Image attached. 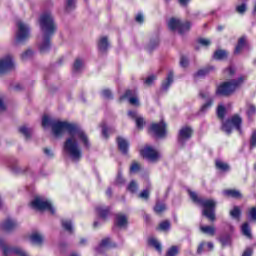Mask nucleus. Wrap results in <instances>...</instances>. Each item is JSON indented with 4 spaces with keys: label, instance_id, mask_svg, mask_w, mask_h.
Here are the masks:
<instances>
[{
    "label": "nucleus",
    "instance_id": "f257e3e1",
    "mask_svg": "<svg viewBox=\"0 0 256 256\" xmlns=\"http://www.w3.org/2000/svg\"><path fill=\"white\" fill-rule=\"evenodd\" d=\"M65 131H67L69 136L64 142V153L69 157V159H71V161L77 163V161H81V158L83 157V152L81 151V147H79V142L82 143L86 149H89V147H91L89 136H87L85 131L79 128L76 124L59 120L52 122V135L54 137H63V135H65Z\"/></svg>",
    "mask_w": 256,
    "mask_h": 256
},
{
    "label": "nucleus",
    "instance_id": "f03ea898",
    "mask_svg": "<svg viewBox=\"0 0 256 256\" xmlns=\"http://www.w3.org/2000/svg\"><path fill=\"white\" fill-rule=\"evenodd\" d=\"M40 31L42 33V40L39 43V49L41 53H47L51 49V37L55 35L57 31V24L53 14L46 11L40 15L39 18Z\"/></svg>",
    "mask_w": 256,
    "mask_h": 256
},
{
    "label": "nucleus",
    "instance_id": "7ed1b4c3",
    "mask_svg": "<svg viewBox=\"0 0 256 256\" xmlns=\"http://www.w3.org/2000/svg\"><path fill=\"white\" fill-rule=\"evenodd\" d=\"M190 199L197 205L203 207L202 215L207 217L209 221H215V207H217V202L213 199H203L197 196V193L189 191Z\"/></svg>",
    "mask_w": 256,
    "mask_h": 256
},
{
    "label": "nucleus",
    "instance_id": "20e7f679",
    "mask_svg": "<svg viewBox=\"0 0 256 256\" xmlns=\"http://www.w3.org/2000/svg\"><path fill=\"white\" fill-rule=\"evenodd\" d=\"M247 78L245 76H240L238 79L230 80L228 82H224L219 85L216 89V95H220L221 97H227L232 93H235Z\"/></svg>",
    "mask_w": 256,
    "mask_h": 256
},
{
    "label": "nucleus",
    "instance_id": "39448f33",
    "mask_svg": "<svg viewBox=\"0 0 256 256\" xmlns=\"http://www.w3.org/2000/svg\"><path fill=\"white\" fill-rule=\"evenodd\" d=\"M32 209H36V211H49L52 215H55V207L51 200L43 197L36 196L30 203Z\"/></svg>",
    "mask_w": 256,
    "mask_h": 256
},
{
    "label": "nucleus",
    "instance_id": "423d86ee",
    "mask_svg": "<svg viewBox=\"0 0 256 256\" xmlns=\"http://www.w3.org/2000/svg\"><path fill=\"white\" fill-rule=\"evenodd\" d=\"M168 29L170 31H177L179 35H185V33L191 31V22H183L181 19L173 17L168 20Z\"/></svg>",
    "mask_w": 256,
    "mask_h": 256
},
{
    "label": "nucleus",
    "instance_id": "0eeeda50",
    "mask_svg": "<svg viewBox=\"0 0 256 256\" xmlns=\"http://www.w3.org/2000/svg\"><path fill=\"white\" fill-rule=\"evenodd\" d=\"M241 123H243V120L239 117V115H234L222 124V131L226 133L227 135H231L233 131H238L241 133Z\"/></svg>",
    "mask_w": 256,
    "mask_h": 256
},
{
    "label": "nucleus",
    "instance_id": "6e6552de",
    "mask_svg": "<svg viewBox=\"0 0 256 256\" xmlns=\"http://www.w3.org/2000/svg\"><path fill=\"white\" fill-rule=\"evenodd\" d=\"M16 25V43H25L31 37V26L21 20Z\"/></svg>",
    "mask_w": 256,
    "mask_h": 256
},
{
    "label": "nucleus",
    "instance_id": "1a4fd4ad",
    "mask_svg": "<svg viewBox=\"0 0 256 256\" xmlns=\"http://www.w3.org/2000/svg\"><path fill=\"white\" fill-rule=\"evenodd\" d=\"M0 249H2V253L4 256H11V255L29 256V254H27L25 250H23L21 247L7 246L3 238H0Z\"/></svg>",
    "mask_w": 256,
    "mask_h": 256
},
{
    "label": "nucleus",
    "instance_id": "9d476101",
    "mask_svg": "<svg viewBox=\"0 0 256 256\" xmlns=\"http://www.w3.org/2000/svg\"><path fill=\"white\" fill-rule=\"evenodd\" d=\"M141 155L144 159L150 161V163H157L159 159H161V153L159 151L153 149L151 146H146L141 150Z\"/></svg>",
    "mask_w": 256,
    "mask_h": 256
},
{
    "label": "nucleus",
    "instance_id": "9b49d317",
    "mask_svg": "<svg viewBox=\"0 0 256 256\" xmlns=\"http://www.w3.org/2000/svg\"><path fill=\"white\" fill-rule=\"evenodd\" d=\"M15 69V62L13 61V56L7 55L0 59V75H5L9 71Z\"/></svg>",
    "mask_w": 256,
    "mask_h": 256
},
{
    "label": "nucleus",
    "instance_id": "f8f14e48",
    "mask_svg": "<svg viewBox=\"0 0 256 256\" xmlns=\"http://www.w3.org/2000/svg\"><path fill=\"white\" fill-rule=\"evenodd\" d=\"M150 131H153L156 137H165V135H167V124L163 121L160 123H154L151 125Z\"/></svg>",
    "mask_w": 256,
    "mask_h": 256
},
{
    "label": "nucleus",
    "instance_id": "ddd939ff",
    "mask_svg": "<svg viewBox=\"0 0 256 256\" xmlns=\"http://www.w3.org/2000/svg\"><path fill=\"white\" fill-rule=\"evenodd\" d=\"M193 135V129L188 126H184L180 129L178 134V142L183 145L185 141H189V138Z\"/></svg>",
    "mask_w": 256,
    "mask_h": 256
},
{
    "label": "nucleus",
    "instance_id": "4468645a",
    "mask_svg": "<svg viewBox=\"0 0 256 256\" xmlns=\"http://www.w3.org/2000/svg\"><path fill=\"white\" fill-rule=\"evenodd\" d=\"M200 97L202 99H207V102L201 107L202 113H205L206 111H209V109H211L213 105V98L211 97V93L209 91H201Z\"/></svg>",
    "mask_w": 256,
    "mask_h": 256
},
{
    "label": "nucleus",
    "instance_id": "2eb2a0df",
    "mask_svg": "<svg viewBox=\"0 0 256 256\" xmlns=\"http://www.w3.org/2000/svg\"><path fill=\"white\" fill-rule=\"evenodd\" d=\"M17 227H19V223H17V221L10 219V218L6 219L2 223V229L4 231H13V230L17 229Z\"/></svg>",
    "mask_w": 256,
    "mask_h": 256
},
{
    "label": "nucleus",
    "instance_id": "dca6fc26",
    "mask_svg": "<svg viewBox=\"0 0 256 256\" xmlns=\"http://www.w3.org/2000/svg\"><path fill=\"white\" fill-rule=\"evenodd\" d=\"M123 99H128L130 105H139V99L135 96H133V91L127 90L123 96L120 97V101H123Z\"/></svg>",
    "mask_w": 256,
    "mask_h": 256
},
{
    "label": "nucleus",
    "instance_id": "f3484780",
    "mask_svg": "<svg viewBox=\"0 0 256 256\" xmlns=\"http://www.w3.org/2000/svg\"><path fill=\"white\" fill-rule=\"evenodd\" d=\"M115 225L120 229H124L125 227H127V216L122 213L116 214Z\"/></svg>",
    "mask_w": 256,
    "mask_h": 256
},
{
    "label": "nucleus",
    "instance_id": "a211bd4d",
    "mask_svg": "<svg viewBox=\"0 0 256 256\" xmlns=\"http://www.w3.org/2000/svg\"><path fill=\"white\" fill-rule=\"evenodd\" d=\"M173 81H174V73L173 71L170 70L166 76V79L162 82V90L169 91V87L173 85Z\"/></svg>",
    "mask_w": 256,
    "mask_h": 256
},
{
    "label": "nucleus",
    "instance_id": "6ab92c4d",
    "mask_svg": "<svg viewBox=\"0 0 256 256\" xmlns=\"http://www.w3.org/2000/svg\"><path fill=\"white\" fill-rule=\"evenodd\" d=\"M128 116L131 117V119L136 120V127L138 129H143L145 125V120L143 119V117L138 116L136 111H129Z\"/></svg>",
    "mask_w": 256,
    "mask_h": 256
},
{
    "label": "nucleus",
    "instance_id": "aec40b11",
    "mask_svg": "<svg viewBox=\"0 0 256 256\" xmlns=\"http://www.w3.org/2000/svg\"><path fill=\"white\" fill-rule=\"evenodd\" d=\"M96 213H98L101 219H105L106 217H109V215H111V208H109V206H97Z\"/></svg>",
    "mask_w": 256,
    "mask_h": 256
},
{
    "label": "nucleus",
    "instance_id": "412c9836",
    "mask_svg": "<svg viewBox=\"0 0 256 256\" xmlns=\"http://www.w3.org/2000/svg\"><path fill=\"white\" fill-rule=\"evenodd\" d=\"M247 45V37L242 36L238 40V44L234 50L235 55H239L245 49V46Z\"/></svg>",
    "mask_w": 256,
    "mask_h": 256
},
{
    "label": "nucleus",
    "instance_id": "4be33fe9",
    "mask_svg": "<svg viewBox=\"0 0 256 256\" xmlns=\"http://www.w3.org/2000/svg\"><path fill=\"white\" fill-rule=\"evenodd\" d=\"M213 249H214L213 242H208V243L202 242L198 246L197 253L198 255H201L203 251H213Z\"/></svg>",
    "mask_w": 256,
    "mask_h": 256
},
{
    "label": "nucleus",
    "instance_id": "5701e85b",
    "mask_svg": "<svg viewBox=\"0 0 256 256\" xmlns=\"http://www.w3.org/2000/svg\"><path fill=\"white\" fill-rule=\"evenodd\" d=\"M98 49L101 51V53H105L107 49H109V40L107 37L103 36L98 41Z\"/></svg>",
    "mask_w": 256,
    "mask_h": 256
},
{
    "label": "nucleus",
    "instance_id": "b1692460",
    "mask_svg": "<svg viewBox=\"0 0 256 256\" xmlns=\"http://www.w3.org/2000/svg\"><path fill=\"white\" fill-rule=\"evenodd\" d=\"M30 243H32V245H37L38 247H40V245H43V236L39 233H33L30 236Z\"/></svg>",
    "mask_w": 256,
    "mask_h": 256
},
{
    "label": "nucleus",
    "instance_id": "393cba45",
    "mask_svg": "<svg viewBox=\"0 0 256 256\" xmlns=\"http://www.w3.org/2000/svg\"><path fill=\"white\" fill-rule=\"evenodd\" d=\"M118 148L122 153H127L129 151V142L125 140L124 138L118 137L117 139Z\"/></svg>",
    "mask_w": 256,
    "mask_h": 256
},
{
    "label": "nucleus",
    "instance_id": "a878e982",
    "mask_svg": "<svg viewBox=\"0 0 256 256\" xmlns=\"http://www.w3.org/2000/svg\"><path fill=\"white\" fill-rule=\"evenodd\" d=\"M109 247H111V239L109 238H105L101 241V243L99 244V246L96 248V251L98 253H103L104 249H109Z\"/></svg>",
    "mask_w": 256,
    "mask_h": 256
},
{
    "label": "nucleus",
    "instance_id": "bb28decb",
    "mask_svg": "<svg viewBox=\"0 0 256 256\" xmlns=\"http://www.w3.org/2000/svg\"><path fill=\"white\" fill-rule=\"evenodd\" d=\"M85 67V63L83 62V59H76L73 65V71L74 73H79L80 71H83V68Z\"/></svg>",
    "mask_w": 256,
    "mask_h": 256
},
{
    "label": "nucleus",
    "instance_id": "cd10ccee",
    "mask_svg": "<svg viewBox=\"0 0 256 256\" xmlns=\"http://www.w3.org/2000/svg\"><path fill=\"white\" fill-rule=\"evenodd\" d=\"M222 193L224 197H232L233 199H239L241 197V192L238 190H224Z\"/></svg>",
    "mask_w": 256,
    "mask_h": 256
},
{
    "label": "nucleus",
    "instance_id": "c85d7f7f",
    "mask_svg": "<svg viewBox=\"0 0 256 256\" xmlns=\"http://www.w3.org/2000/svg\"><path fill=\"white\" fill-rule=\"evenodd\" d=\"M148 243L151 247H154V249H156L158 253H161L162 247H161V242L159 240L152 237V238H149Z\"/></svg>",
    "mask_w": 256,
    "mask_h": 256
},
{
    "label": "nucleus",
    "instance_id": "c756f323",
    "mask_svg": "<svg viewBox=\"0 0 256 256\" xmlns=\"http://www.w3.org/2000/svg\"><path fill=\"white\" fill-rule=\"evenodd\" d=\"M201 233L213 237L215 235V228L213 226H200Z\"/></svg>",
    "mask_w": 256,
    "mask_h": 256
},
{
    "label": "nucleus",
    "instance_id": "7c9ffc66",
    "mask_svg": "<svg viewBox=\"0 0 256 256\" xmlns=\"http://www.w3.org/2000/svg\"><path fill=\"white\" fill-rule=\"evenodd\" d=\"M228 53L225 50H217L216 52H214V59H216L217 61H223V59H227Z\"/></svg>",
    "mask_w": 256,
    "mask_h": 256
},
{
    "label": "nucleus",
    "instance_id": "2f4dec72",
    "mask_svg": "<svg viewBox=\"0 0 256 256\" xmlns=\"http://www.w3.org/2000/svg\"><path fill=\"white\" fill-rule=\"evenodd\" d=\"M57 120L49 118V116H44L42 118V127H51L53 128V123H55Z\"/></svg>",
    "mask_w": 256,
    "mask_h": 256
},
{
    "label": "nucleus",
    "instance_id": "473e14b6",
    "mask_svg": "<svg viewBox=\"0 0 256 256\" xmlns=\"http://www.w3.org/2000/svg\"><path fill=\"white\" fill-rule=\"evenodd\" d=\"M256 114V106L253 104H247L246 106V115L248 116L249 119L253 117V115Z\"/></svg>",
    "mask_w": 256,
    "mask_h": 256
},
{
    "label": "nucleus",
    "instance_id": "72a5a7b5",
    "mask_svg": "<svg viewBox=\"0 0 256 256\" xmlns=\"http://www.w3.org/2000/svg\"><path fill=\"white\" fill-rule=\"evenodd\" d=\"M62 227L68 233H73V222L71 220H62Z\"/></svg>",
    "mask_w": 256,
    "mask_h": 256
},
{
    "label": "nucleus",
    "instance_id": "f704fd0d",
    "mask_svg": "<svg viewBox=\"0 0 256 256\" xmlns=\"http://www.w3.org/2000/svg\"><path fill=\"white\" fill-rule=\"evenodd\" d=\"M211 71H215V67L210 66V67H206L204 69H201L197 72V77H205V75L211 73Z\"/></svg>",
    "mask_w": 256,
    "mask_h": 256
},
{
    "label": "nucleus",
    "instance_id": "c9c22d12",
    "mask_svg": "<svg viewBox=\"0 0 256 256\" xmlns=\"http://www.w3.org/2000/svg\"><path fill=\"white\" fill-rule=\"evenodd\" d=\"M242 233L245 237H247L248 239H251V228L249 227V223H244L242 225Z\"/></svg>",
    "mask_w": 256,
    "mask_h": 256
},
{
    "label": "nucleus",
    "instance_id": "e433bc0d",
    "mask_svg": "<svg viewBox=\"0 0 256 256\" xmlns=\"http://www.w3.org/2000/svg\"><path fill=\"white\" fill-rule=\"evenodd\" d=\"M216 168L219 169V171H229V164L221 160H216Z\"/></svg>",
    "mask_w": 256,
    "mask_h": 256
},
{
    "label": "nucleus",
    "instance_id": "4c0bfd02",
    "mask_svg": "<svg viewBox=\"0 0 256 256\" xmlns=\"http://www.w3.org/2000/svg\"><path fill=\"white\" fill-rule=\"evenodd\" d=\"M19 131L22 135H24L26 139H29L31 137V133H32L31 128H28L27 126H21L19 128Z\"/></svg>",
    "mask_w": 256,
    "mask_h": 256
},
{
    "label": "nucleus",
    "instance_id": "58836bf2",
    "mask_svg": "<svg viewBox=\"0 0 256 256\" xmlns=\"http://www.w3.org/2000/svg\"><path fill=\"white\" fill-rule=\"evenodd\" d=\"M226 109L225 106H223L222 104H219L217 107V116L219 119H223L225 117V113H226Z\"/></svg>",
    "mask_w": 256,
    "mask_h": 256
},
{
    "label": "nucleus",
    "instance_id": "ea45409f",
    "mask_svg": "<svg viewBox=\"0 0 256 256\" xmlns=\"http://www.w3.org/2000/svg\"><path fill=\"white\" fill-rule=\"evenodd\" d=\"M33 55H34L33 50L28 49V50H26L25 52H23V53L21 54V59H22L23 61H27V59H31V57H33Z\"/></svg>",
    "mask_w": 256,
    "mask_h": 256
},
{
    "label": "nucleus",
    "instance_id": "a19ab883",
    "mask_svg": "<svg viewBox=\"0 0 256 256\" xmlns=\"http://www.w3.org/2000/svg\"><path fill=\"white\" fill-rule=\"evenodd\" d=\"M230 215L231 217H233V219H239V217H241V209H239V207H234L232 211H230Z\"/></svg>",
    "mask_w": 256,
    "mask_h": 256
},
{
    "label": "nucleus",
    "instance_id": "79ce46f5",
    "mask_svg": "<svg viewBox=\"0 0 256 256\" xmlns=\"http://www.w3.org/2000/svg\"><path fill=\"white\" fill-rule=\"evenodd\" d=\"M127 189L130 191V193H137V189H139V186L137 185V182L131 181Z\"/></svg>",
    "mask_w": 256,
    "mask_h": 256
},
{
    "label": "nucleus",
    "instance_id": "37998d69",
    "mask_svg": "<svg viewBox=\"0 0 256 256\" xmlns=\"http://www.w3.org/2000/svg\"><path fill=\"white\" fill-rule=\"evenodd\" d=\"M156 47H159V38L150 41L148 44V51H153Z\"/></svg>",
    "mask_w": 256,
    "mask_h": 256
},
{
    "label": "nucleus",
    "instance_id": "c03bdc74",
    "mask_svg": "<svg viewBox=\"0 0 256 256\" xmlns=\"http://www.w3.org/2000/svg\"><path fill=\"white\" fill-rule=\"evenodd\" d=\"M179 253V248L177 246H172L168 251L166 256H177Z\"/></svg>",
    "mask_w": 256,
    "mask_h": 256
},
{
    "label": "nucleus",
    "instance_id": "a18cd8bd",
    "mask_svg": "<svg viewBox=\"0 0 256 256\" xmlns=\"http://www.w3.org/2000/svg\"><path fill=\"white\" fill-rule=\"evenodd\" d=\"M170 228H171V223H169V221L161 222L159 225L160 231H169Z\"/></svg>",
    "mask_w": 256,
    "mask_h": 256
},
{
    "label": "nucleus",
    "instance_id": "49530a36",
    "mask_svg": "<svg viewBox=\"0 0 256 256\" xmlns=\"http://www.w3.org/2000/svg\"><path fill=\"white\" fill-rule=\"evenodd\" d=\"M224 75L225 77H233V75H235V69L232 66L226 68L224 70Z\"/></svg>",
    "mask_w": 256,
    "mask_h": 256
},
{
    "label": "nucleus",
    "instance_id": "de8ad7c7",
    "mask_svg": "<svg viewBox=\"0 0 256 256\" xmlns=\"http://www.w3.org/2000/svg\"><path fill=\"white\" fill-rule=\"evenodd\" d=\"M250 221H256V207H252L248 212Z\"/></svg>",
    "mask_w": 256,
    "mask_h": 256
},
{
    "label": "nucleus",
    "instance_id": "09e8293b",
    "mask_svg": "<svg viewBox=\"0 0 256 256\" xmlns=\"http://www.w3.org/2000/svg\"><path fill=\"white\" fill-rule=\"evenodd\" d=\"M140 169H141V165H139V163L137 162H134L130 166V173H137Z\"/></svg>",
    "mask_w": 256,
    "mask_h": 256
},
{
    "label": "nucleus",
    "instance_id": "8fccbe9b",
    "mask_svg": "<svg viewBox=\"0 0 256 256\" xmlns=\"http://www.w3.org/2000/svg\"><path fill=\"white\" fill-rule=\"evenodd\" d=\"M124 184H125V179L123 178V173L119 171L116 178V185H124Z\"/></svg>",
    "mask_w": 256,
    "mask_h": 256
},
{
    "label": "nucleus",
    "instance_id": "3c124183",
    "mask_svg": "<svg viewBox=\"0 0 256 256\" xmlns=\"http://www.w3.org/2000/svg\"><path fill=\"white\" fill-rule=\"evenodd\" d=\"M198 43L202 45V47H209V45H211V40L207 38H200L198 39Z\"/></svg>",
    "mask_w": 256,
    "mask_h": 256
},
{
    "label": "nucleus",
    "instance_id": "603ef678",
    "mask_svg": "<svg viewBox=\"0 0 256 256\" xmlns=\"http://www.w3.org/2000/svg\"><path fill=\"white\" fill-rule=\"evenodd\" d=\"M236 11H237V13H240V15H243V13H245V11H247V4L243 3L241 5H238L236 7Z\"/></svg>",
    "mask_w": 256,
    "mask_h": 256
},
{
    "label": "nucleus",
    "instance_id": "864d4df0",
    "mask_svg": "<svg viewBox=\"0 0 256 256\" xmlns=\"http://www.w3.org/2000/svg\"><path fill=\"white\" fill-rule=\"evenodd\" d=\"M75 1L76 0H67L66 1V11H71L72 9H75Z\"/></svg>",
    "mask_w": 256,
    "mask_h": 256
},
{
    "label": "nucleus",
    "instance_id": "5fc2aeb1",
    "mask_svg": "<svg viewBox=\"0 0 256 256\" xmlns=\"http://www.w3.org/2000/svg\"><path fill=\"white\" fill-rule=\"evenodd\" d=\"M157 79V76H155V75H150V76H148L147 78H146V80H145V85H148V86H151V85H153V82L155 81Z\"/></svg>",
    "mask_w": 256,
    "mask_h": 256
},
{
    "label": "nucleus",
    "instance_id": "6e6d98bb",
    "mask_svg": "<svg viewBox=\"0 0 256 256\" xmlns=\"http://www.w3.org/2000/svg\"><path fill=\"white\" fill-rule=\"evenodd\" d=\"M165 209H166L165 204H156V206L154 207L155 213H163Z\"/></svg>",
    "mask_w": 256,
    "mask_h": 256
},
{
    "label": "nucleus",
    "instance_id": "4d7b16f0",
    "mask_svg": "<svg viewBox=\"0 0 256 256\" xmlns=\"http://www.w3.org/2000/svg\"><path fill=\"white\" fill-rule=\"evenodd\" d=\"M149 189L143 190L140 194H139V198L140 199H145L147 201V199H149Z\"/></svg>",
    "mask_w": 256,
    "mask_h": 256
},
{
    "label": "nucleus",
    "instance_id": "13d9d810",
    "mask_svg": "<svg viewBox=\"0 0 256 256\" xmlns=\"http://www.w3.org/2000/svg\"><path fill=\"white\" fill-rule=\"evenodd\" d=\"M180 65L181 67H188L189 66V59H187V57L182 56L180 59Z\"/></svg>",
    "mask_w": 256,
    "mask_h": 256
},
{
    "label": "nucleus",
    "instance_id": "bf43d9fd",
    "mask_svg": "<svg viewBox=\"0 0 256 256\" xmlns=\"http://www.w3.org/2000/svg\"><path fill=\"white\" fill-rule=\"evenodd\" d=\"M102 96L105 98V99H111L112 97V94H111V90H103L102 91Z\"/></svg>",
    "mask_w": 256,
    "mask_h": 256
},
{
    "label": "nucleus",
    "instance_id": "052dcab7",
    "mask_svg": "<svg viewBox=\"0 0 256 256\" xmlns=\"http://www.w3.org/2000/svg\"><path fill=\"white\" fill-rule=\"evenodd\" d=\"M250 145H251V147H256V131H254L252 133V137H251V140H250Z\"/></svg>",
    "mask_w": 256,
    "mask_h": 256
},
{
    "label": "nucleus",
    "instance_id": "680f3d73",
    "mask_svg": "<svg viewBox=\"0 0 256 256\" xmlns=\"http://www.w3.org/2000/svg\"><path fill=\"white\" fill-rule=\"evenodd\" d=\"M253 255V248L251 247H248L244 250L242 256H251Z\"/></svg>",
    "mask_w": 256,
    "mask_h": 256
},
{
    "label": "nucleus",
    "instance_id": "e2e57ef3",
    "mask_svg": "<svg viewBox=\"0 0 256 256\" xmlns=\"http://www.w3.org/2000/svg\"><path fill=\"white\" fill-rule=\"evenodd\" d=\"M107 131H109V129H107V126L105 124L102 125V135L105 138L109 137V134L107 133Z\"/></svg>",
    "mask_w": 256,
    "mask_h": 256
},
{
    "label": "nucleus",
    "instance_id": "0e129e2a",
    "mask_svg": "<svg viewBox=\"0 0 256 256\" xmlns=\"http://www.w3.org/2000/svg\"><path fill=\"white\" fill-rule=\"evenodd\" d=\"M7 106H5V102L3 101V96H0V111H5Z\"/></svg>",
    "mask_w": 256,
    "mask_h": 256
},
{
    "label": "nucleus",
    "instance_id": "69168bd1",
    "mask_svg": "<svg viewBox=\"0 0 256 256\" xmlns=\"http://www.w3.org/2000/svg\"><path fill=\"white\" fill-rule=\"evenodd\" d=\"M44 153L47 157H53V150L49 148H44Z\"/></svg>",
    "mask_w": 256,
    "mask_h": 256
},
{
    "label": "nucleus",
    "instance_id": "338daca9",
    "mask_svg": "<svg viewBox=\"0 0 256 256\" xmlns=\"http://www.w3.org/2000/svg\"><path fill=\"white\" fill-rule=\"evenodd\" d=\"M189 1L191 0H178V3L181 7H187V5H189Z\"/></svg>",
    "mask_w": 256,
    "mask_h": 256
},
{
    "label": "nucleus",
    "instance_id": "774afa93",
    "mask_svg": "<svg viewBox=\"0 0 256 256\" xmlns=\"http://www.w3.org/2000/svg\"><path fill=\"white\" fill-rule=\"evenodd\" d=\"M135 20H136L137 23H143V21H144L143 14H138L136 16Z\"/></svg>",
    "mask_w": 256,
    "mask_h": 256
}]
</instances>
